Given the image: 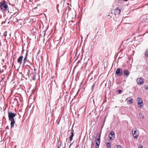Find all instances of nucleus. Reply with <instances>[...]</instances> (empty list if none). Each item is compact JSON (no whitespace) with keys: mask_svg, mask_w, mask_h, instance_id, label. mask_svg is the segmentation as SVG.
<instances>
[{"mask_svg":"<svg viewBox=\"0 0 148 148\" xmlns=\"http://www.w3.org/2000/svg\"><path fill=\"white\" fill-rule=\"evenodd\" d=\"M74 130L72 128V131H71V135L70 136V141H71L73 139V137L74 136Z\"/></svg>","mask_w":148,"mask_h":148,"instance_id":"obj_12","label":"nucleus"},{"mask_svg":"<svg viewBox=\"0 0 148 148\" xmlns=\"http://www.w3.org/2000/svg\"><path fill=\"white\" fill-rule=\"evenodd\" d=\"M92 145H94V143H92Z\"/></svg>","mask_w":148,"mask_h":148,"instance_id":"obj_36","label":"nucleus"},{"mask_svg":"<svg viewBox=\"0 0 148 148\" xmlns=\"http://www.w3.org/2000/svg\"><path fill=\"white\" fill-rule=\"evenodd\" d=\"M32 74L33 75L32 79L34 80H35L36 79V72H34Z\"/></svg>","mask_w":148,"mask_h":148,"instance_id":"obj_19","label":"nucleus"},{"mask_svg":"<svg viewBox=\"0 0 148 148\" xmlns=\"http://www.w3.org/2000/svg\"><path fill=\"white\" fill-rule=\"evenodd\" d=\"M96 140L98 141H96V145H97V144H98V146H99L100 143L101 138H97Z\"/></svg>","mask_w":148,"mask_h":148,"instance_id":"obj_14","label":"nucleus"},{"mask_svg":"<svg viewBox=\"0 0 148 148\" xmlns=\"http://www.w3.org/2000/svg\"><path fill=\"white\" fill-rule=\"evenodd\" d=\"M7 31H5L4 33H3V36L5 37H6L7 36Z\"/></svg>","mask_w":148,"mask_h":148,"instance_id":"obj_25","label":"nucleus"},{"mask_svg":"<svg viewBox=\"0 0 148 148\" xmlns=\"http://www.w3.org/2000/svg\"><path fill=\"white\" fill-rule=\"evenodd\" d=\"M138 148H143V147L142 145H140L138 147Z\"/></svg>","mask_w":148,"mask_h":148,"instance_id":"obj_31","label":"nucleus"},{"mask_svg":"<svg viewBox=\"0 0 148 148\" xmlns=\"http://www.w3.org/2000/svg\"><path fill=\"white\" fill-rule=\"evenodd\" d=\"M145 55L147 57H148V49L146 50V51L145 53Z\"/></svg>","mask_w":148,"mask_h":148,"instance_id":"obj_23","label":"nucleus"},{"mask_svg":"<svg viewBox=\"0 0 148 148\" xmlns=\"http://www.w3.org/2000/svg\"><path fill=\"white\" fill-rule=\"evenodd\" d=\"M16 115L15 113H13L11 112H9L8 113V116L9 120L11 121V128L14 126L15 123V121L14 119V117Z\"/></svg>","mask_w":148,"mask_h":148,"instance_id":"obj_1","label":"nucleus"},{"mask_svg":"<svg viewBox=\"0 0 148 148\" xmlns=\"http://www.w3.org/2000/svg\"><path fill=\"white\" fill-rule=\"evenodd\" d=\"M144 87L145 89L147 90L148 89V86L146 85Z\"/></svg>","mask_w":148,"mask_h":148,"instance_id":"obj_27","label":"nucleus"},{"mask_svg":"<svg viewBox=\"0 0 148 148\" xmlns=\"http://www.w3.org/2000/svg\"><path fill=\"white\" fill-rule=\"evenodd\" d=\"M117 92L119 93H120L121 92V90H117Z\"/></svg>","mask_w":148,"mask_h":148,"instance_id":"obj_29","label":"nucleus"},{"mask_svg":"<svg viewBox=\"0 0 148 148\" xmlns=\"http://www.w3.org/2000/svg\"><path fill=\"white\" fill-rule=\"evenodd\" d=\"M128 0H124V1H127Z\"/></svg>","mask_w":148,"mask_h":148,"instance_id":"obj_37","label":"nucleus"},{"mask_svg":"<svg viewBox=\"0 0 148 148\" xmlns=\"http://www.w3.org/2000/svg\"><path fill=\"white\" fill-rule=\"evenodd\" d=\"M19 19H17V15H16L15 17H14L13 19V21L15 23H16L17 21Z\"/></svg>","mask_w":148,"mask_h":148,"instance_id":"obj_17","label":"nucleus"},{"mask_svg":"<svg viewBox=\"0 0 148 148\" xmlns=\"http://www.w3.org/2000/svg\"><path fill=\"white\" fill-rule=\"evenodd\" d=\"M16 145L14 146V148H16Z\"/></svg>","mask_w":148,"mask_h":148,"instance_id":"obj_34","label":"nucleus"},{"mask_svg":"<svg viewBox=\"0 0 148 148\" xmlns=\"http://www.w3.org/2000/svg\"><path fill=\"white\" fill-rule=\"evenodd\" d=\"M28 66H29V68H30V69H31V67H30L29 66H28Z\"/></svg>","mask_w":148,"mask_h":148,"instance_id":"obj_35","label":"nucleus"},{"mask_svg":"<svg viewBox=\"0 0 148 148\" xmlns=\"http://www.w3.org/2000/svg\"><path fill=\"white\" fill-rule=\"evenodd\" d=\"M106 144L107 148H111V143H106Z\"/></svg>","mask_w":148,"mask_h":148,"instance_id":"obj_18","label":"nucleus"},{"mask_svg":"<svg viewBox=\"0 0 148 148\" xmlns=\"http://www.w3.org/2000/svg\"><path fill=\"white\" fill-rule=\"evenodd\" d=\"M116 74L118 76H121L122 75V70L121 69H117L115 71Z\"/></svg>","mask_w":148,"mask_h":148,"instance_id":"obj_5","label":"nucleus"},{"mask_svg":"<svg viewBox=\"0 0 148 148\" xmlns=\"http://www.w3.org/2000/svg\"><path fill=\"white\" fill-rule=\"evenodd\" d=\"M58 148H60V147L61 146V143L60 142L59 143V142H58Z\"/></svg>","mask_w":148,"mask_h":148,"instance_id":"obj_26","label":"nucleus"},{"mask_svg":"<svg viewBox=\"0 0 148 148\" xmlns=\"http://www.w3.org/2000/svg\"><path fill=\"white\" fill-rule=\"evenodd\" d=\"M114 12L115 15H118L120 13L121 11L118 8H116Z\"/></svg>","mask_w":148,"mask_h":148,"instance_id":"obj_10","label":"nucleus"},{"mask_svg":"<svg viewBox=\"0 0 148 148\" xmlns=\"http://www.w3.org/2000/svg\"><path fill=\"white\" fill-rule=\"evenodd\" d=\"M22 20L21 19H19V20H18L17 21L16 23L17 25H19V27H20V26L22 25Z\"/></svg>","mask_w":148,"mask_h":148,"instance_id":"obj_13","label":"nucleus"},{"mask_svg":"<svg viewBox=\"0 0 148 148\" xmlns=\"http://www.w3.org/2000/svg\"><path fill=\"white\" fill-rule=\"evenodd\" d=\"M138 107L141 108L143 105V102H138Z\"/></svg>","mask_w":148,"mask_h":148,"instance_id":"obj_16","label":"nucleus"},{"mask_svg":"<svg viewBox=\"0 0 148 148\" xmlns=\"http://www.w3.org/2000/svg\"><path fill=\"white\" fill-rule=\"evenodd\" d=\"M99 146H98V144L97 143V145H95V148H99Z\"/></svg>","mask_w":148,"mask_h":148,"instance_id":"obj_30","label":"nucleus"},{"mask_svg":"<svg viewBox=\"0 0 148 148\" xmlns=\"http://www.w3.org/2000/svg\"><path fill=\"white\" fill-rule=\"evenodd\" d=\"M14 100H15V101H17V102H18V101L17 100V98H15L14 99Z\"/></svg>","mask_w":148,"mask_h":148,"instance_id":"obj_33","label":"nucleus"},{"mask_svg":"<svg viewBox=\"0 0 148 148\" xmlns=\"http://www.w3.org/2000/svg\"><path fill=\"white\" fill-rule=\"evenodd\" d=\"M126 101H127V102H132V99L130 98L126 99Z\"/></svg>","mask_w":148,"mask_h":148,"instance_id":"obj_20","label":"nucleus"},{"mask_svg":"<svg viewBox=\"0 0 148 148\" xmlns=\"http://www.w3.org/2000/svg\"><path fill=\"white\" fill-rule=\"evenodd\" d=\"M137 129L136 128H133L132 129V133L135 139H136L138 136V132H137Z\"/></svg>","mask_w":148,"mask_h":148,"instance_id":"obj_3","label":"nucleus"},{"mask_svg":"<svg viewBox=\"0 0 148 148\" xmlns=\"http://www.w3.org/2000/svg\"><path fill=\"white\" fill-rule=\"evenodd\" d=\"M74 130L72 128V131H71V135L70 136V141H71L73 139V137L74 136Z\"/></svg>","mask_w":148,"mask_h":148,"instance_id":"obj_11","label":"nucleus"},{"mask_svg":"<svg viewBox=\"0 0 148 148\" xmlns=\"http://www.w3.org/2000/svg\"><path fill=\"white\" fill-rule=\"evenodd\" d=\"M27 54H26V56L25 58L23 60V64H24L27 61Z\"/></svg>","mask_w":148,"mask_h":148,"instance_id":"obj_15","label":"nucleus"},{"mask_svg":"<svg viewBox=\"0 0 148 148\" xmlns=\"http://www.w3.org/2000/svg\"><path fill=\"white\" fill-rule=\"evenodd\" d=\"M23 58V56H20L17 60L18 63L21 65L22 62V60Z\"/></svg>","mask_w":148,"mask_h":148,"instance_id":"obj_8","label":"nucleus"},{"mask_svg":"<svg viewBox=\"0 0 148 148\" xmlns=\"http://www.w3.org/2000/svg\"><path fill=\"white\" fill-rule=\"evenodd\" d=\"M35 100V96L30 95L29 98L28 102H34Z\"/></svg>","mask_w":148,"mask_h":148,"instance_id":"obj_7","label":"nucleus"},{"mask_svg":"<svg viewBox=\"0 0 148 148\" xmlns=\"http://www.w3.org/2000/svg\"><path fill=\"white\" fill-rule=\"evenodd\" d=\"M130 103H132V102H130Z\"/></svg>","mask_w":148,"mask_h":148,"instance_id":"obj_38","label":"nucleus"},{"mask_svg":"<svg viewBox=\"0 0 148 148\" xmlns=\"http://www.w3.org/2000/svg\"><path fill=\"white\" fill-rule=\"evenodd\" d=\"M137 83L138 84L140 85H142L143 84L144 82V79H142L141 78H138L136 80Z\"/></svg>","mask_w":148,"mask_h":148,"instance_id":"obj_4","label":"nucleus"},{"mask_svg":"<svg viewBox=\"0 0 148 148\" xmlns=\"http://www.w3.org/2000/svg\"><path fill=\"white\" fill-rule=\"evenodd\" d=\"M110 135H109V139L110 140H113L114 139V137L113 136L114 135V132L112 131L110 132Z\"/></svg>","mask_w":148,"mask_h":148,"instance_id":"obj_6","label":"nucleus"},{"mask_svg":"<svg viewBox=\"0 0 148 148\" xmlns=\"http://www.w3.org/2000/svg\"><path fill=\"white\" fill-rule=\"evenodd\" d=\"M123 73L125 76L127 77L129 75L130 72L128 70H126L123 71Z\"/></svg>","mask_w":148,"mask_h":148,"instance_id":"obj_9","label":"nucleus"},{"mask_svg":"<svg viewBox=\"0 0 148 148\" xmlns=\"http://www.w3.org/2000/svg\"><path fill=\"white\" fill-rule=\"evenodd\" d=\"M137 101L138 102H142L141 99L139 97H138L137 98Z\"/></svg>","mask_w":148,"mask_h":148,"instance_id":"obj_24","label":"nucleus"},{"mask_svg":"<svg viewBox=\"0 0 148 148\" xmlns=\"http://www.w3.org/2000/svg\"><path fill=\"white\" fill-rule=\"evenodd\" d=\"M0 5V8L2 11H7L8 10V7L5 1H1Z\"/></svg>","mask_w":148,"mask_h":148,"instance_id":"obj_2","label":"nucleus"},{"mask_svg":"<svg viewBox=\"0 0 148 148\" xmlns=\"http://www.w3.org/2000/svg\"><path fill=\"white\" fill-rule=\"evenodd\" d=\"M66 143H65V145H66Z\"/></svg>","mask_w":148,"mask_h":148,"instance_id":"obj_39","label":"nucleus"},{"mask_svg":"<svg viewBox=\"0 0 148 148\" xmlns=\"http://www.w3.org/2000/svg\"><path fill=\"white\" fill-rule=\"evenodd\" d=\"M140 117V118L143 119L144 118V116L143 114L142 113H139Z\"/></svg>","mask_w":148,"mask_h":148,"instance_id":"obj_21","label":"nucleus"},{"mask_svg":"<svg viewBox=\"0 0 148 148\" xmlns=\"http://www.w3.org/2000/svg\"><path fill=\"white\" fill-rule=\"evenodd\" d=\"M73 144V143H71V144H70L69 146V148H70V147H71V146Z\"/></svg>","mask_w":148,"mask_h":148,"instance_id":"obj_32","label":"nucleus"},{"mask_svg":"<svg viewBox=\"0 0 148 148\" xmlns=\"http://www.w3.org/2000/svg\"><path fill=\"white\" fill-rule=\"evenodd\" d=\"M95 84L92 85V86L91 87L92 90L95 87Z\"/></svg>","mask_w":148,"mask_h":148,"instance_id":"obj_28","label":"nucleus"},{"mask_svg":"<svg viewBox=\"0 0 148 148\" xmlns=\"http://www.w3.org/2000/svg\"><path fill=\"white\" fill-rule=\"evenodd\" d=\"M101 133H98L97 134V138H101Z\"/></svg>","mask_w":148,"mask_h":148,"instance_id":"obj_22","label":"nucleus"}]
</instances>
